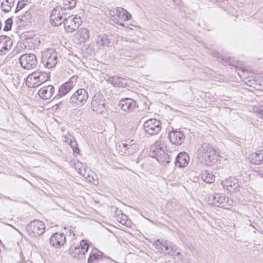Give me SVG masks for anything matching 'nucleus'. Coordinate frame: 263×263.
<instances>
[{
    "label": "nucleus",
    "mask_w": 263,
    "mask_h": 263,
    "mask_svg": "<svg viewBox=\"0 0 263 263\" xmlns=\"http://www.w3.org/2000/svg\"><path fill=\"white\" fill-rule=\"evenodd\" d=\"M168 138L170 141L176 145H181L185 140V136L183 132L173 130L170 132Z\"/></svg>",
    "instance_id": "dca6fc26"
},
{
    "label": "nucleus",
    "mask_w": 263,
    "mask_h": 263,
    "mask_svg": "<svg viewBox=\"0 0 263 263\" xmlns=\"http://www.w3.org/2000/svg\"><path fill=\"white\" fill-rule=\"evenodd\" d=\"M190 161L189 155L185 152L179 153L176 157L175 164L176 166L182 167L186 166Z\"/></svg>",
    "instance_id": "5701e85b"
},
{
    "label": "nucleus",
    "mask_w": 263,
    "mask_h": 263,
    "mask_svg": "<svg viewBox=\"0 0 263 263\" xmlns=\"http://www.w3.org/2000/svg\"><path fill=\"white\" fill-rule=\"evenodd\" d=\"M126 146L132 148V149L135 150V152L137 149V145L136 144V140L134 139H128L125 140V143H124Z\"/></svg>",
    "instance_id": "72a5a7b5"
},
{
    "label": "nucleus",
    "mask_w": 263,
    "mask_h": 263,
    "mask_svg": "<svg viewBox=\"0 0 263 263\" xmlns=\"http://www.w3.org/2000/svg\"><path fill=\"white\" fill-rule=\"evenodd\" d=\"M117 150L120 155L124 156H129L135 153V151L132 149V147L126 146L124 143L121 145H119L117 147Z\"/></svg>",
    "instance_id": "bb28decb"
},
{
    "label": "nucleus",
    "mask_w": 263,
    "mask_h": 263,
    "mask_svg": "<svg viewBox=\"0 0 263 263\" xmlns=\"http://www.w3.org/2000/svg\"><path fill=\"white\" fill-rule=\"evenodd\" d=\"M224 189L230 192H233L237 190L240 186L238 180L234 177H230L221 182Z\"/></svg>",
    "instance_id": "f3484780"
},
{
    "label": "nucleus",
    "mask_w": 263,
    "mask_h": 263,
    "mask_svg": "<svg viewBox=\"0 0 263 263\" xmlns=\"http://www.w3.org/2000/svg\"><path fill=\"white\" fill-rule=\"evenodd\" d=\"M123 217L125 218H123L120 222L122 224H124L126 223V219H127V216L124 215L123 216Z\"/></svg>",
    "instance_id": "37998d69"
},
{
    "label": "nucleus",
    "mask_w": 263,
    "mask_h": 263,
    "mask_svg": "<svg viewBox=\"0 0 263 263\" xmlns=\"http://www.w3.org/2000/svg\"><path fill=\"white\" fill-rule=\"evenodd\" d=\"M249 159L251 163L255 165L263 163V150H260L249 155Z\"/></svg>",
    "instance_id": "b1692460"
},
{
    "label": "nucleus",
    "mask_w": 263,
    "mask_h": 263,
    "mask_svg": "<svg viewBox=\"0 0 263 263\" xmlns=\"http://www.w3.org/2000/svg\"><path fill=\"white\" fill-rule=\"evenodd\" d=\"M88 93L84 88L78 89L70 97V103L75 107H81L87 102Z\"/></svg>",
    "instance_id": "39448f33"
},
{
    "label": "nucleus",
    "mask_w": 263,
    "mask_h": 263,
    "mask_svg": "<svg viewBox=\"0 0 263 263\" xmlns=\"http://www.w3.org/2000/svg\"><path fill=\"white\" fill-rule=\"evenodd\" d=\"M74 138L73 137L71 136L70 135L66 136L65 137L64 141L66 142L67 144H69L71 143L72 141L73 140Z\"/></svg>",
    "instance_id": "4c0bfd02"
},
{
    "label": "nucleus",
    "mask_w": 263,
    "mask_h": 263,
    "mask_svg": "<svg viewBox=\"0 0 263 263\" xmlns=\"http://www.w3.org/2000/svg\"><path fill=\"white\" fill-rule=\"evenodd\" d=\"M143 128L148 135H157L161 130V123L159 120L150 119L144 123Z\"/></svg>",
    "instance_id": "f8f14e48"
},
{
    "label": "nucleus",
    "mask_w": 263,
    "mask_h": 263,
    "mask_svg": "<svg viewBox=\"0 0 263 263\" xmlns=\"http://www.w3.org/2000/svg\"><path fill=\"white\" fill-rule=\"evenodd\" d=\"M89 245L88 241L82 240L80 244L70 247L69 249V254L73 258H83L85 253L88 251Z\"/></svg>",
    "instance_id": "423d86ee"
},
{
    "label": "nucleus",
    "mask_w": 263,
    "mask_h": 263,
    "mask_svg": "<svg viewBox=\"0 0 263 263\" xmlns=\"http://www.w3.org/2000/svg\"><path fill=\"white\" fill-rule=\"evenodd\" d=\"M69 145H70L71 148H72L73 152L75 154H79L80 153V150L78 147V144L76 142L75 138L72 141L71 143Z\"/></svg>",
    "instance_id": "c9c22d12"
},
{
    "label": "nucleus",
    "mask_w": 263,
    "mask_h": 263,
    "mask_svg": "<svg viewBox=\"0 0 263 263\" xmlns=\"http://www.w3.org/2000/svg\"><path fill=\"white\" fill-rule=\"evenodd\" d=\"M67 14L65 10L61 6H58L54 8L50 15V21L55 26H58L64 24L65 15Z\"/></svg>",
    "instance_id": "9b49d317"
},
{
    "label": "nucleus",
    "mask_w": 263,
    "mask_h": 263,
    "mask_svg": "<svg viewBox=\"0 0 263 263\" xmlns=\"http://www.w3.org/2000/svg\"><path fill=\"white\" fill-rule=\"evenodd\" d=\"M28 234L31 237L42 235L45 231V225L41 221L34 220L28 223L26 228Z\"/></svg>",
    "instance_id": "0eeeda50"
},
{
    "label": "nucleus",
    "mask_w": 263,
    "mask_h": 263,
    "mask_svg": "<svg viewBox=\"0 0 263 263\" xmlns=\"http://www.w3.org/2000/svg\"><path fill=\"white\" fill-rule=\"evenodd\" d=\"M46 75L43 72H33L28 76L26 85L29 87H36L47 80Z\"/></svg>",
    "instance_id": "1a4fd4ad"
},
{
    "label": "nucleus",
    "mask_w": 263,
    "mask_h": 263,
    "mask_svg": "<svg viewBox=\"0 0 263 263\" xmlns=\"http://www.w3.org/2000/svg\"><path fill=\"white\" fill-rule=\"evenodd\" d=\"M91 107L98 114H102L106 110V100L101 92H97L92 97Z\"/></svg>",
    "instance_id": "6e6552de"
},
{
    "label": "nucleus",
    "mask_w": 263,
    "mask_h": 263,
    "mask_svg": "<svg viewBox=\"0 0 263 263\" xmlns=\"http://www.w3.org/2000/svg\"><path fill=\"white\" fill-rule=\"evenodd\" d=\"M13 41L7 35L0 36V55L6 54L12 48Z\"/></svg>",
    "instance_id": "2eb2a0df"
},
{
    "label": "nucleus",
    "mask_w": 263,
    "mask_h": 263,
    "mask_svg": "<svg viewBox=\"0 0 263 263\" xmlns=\"http://www.w3.org/2000/svg\"><path fill=\"white\" fill-rule=\"evenodd\" d=\"M109 79L111 83L115 87H125L127 85V81L123 78L114 76Z\"/></svg>",
    "instance_id": "a878e982"
},
{
    "label": "nucleus",
    "mask_w": 263,
    "mask_h": 263,
    "mask_svg": "<svg viewBox=\"0 0 263 263\" xmlns=\"http://www.w3.org/2000/svg\"><path fill=\"white\" fill-rule=\"evenodd\" d=\"M119 106L123 111L128 113L134 111L138 107L137 103L129 98L122 99L119 102Z\"/></svg>",
    "instance_id": "4468645a"
},
{
    "label": "nucleus",
    "mask_w": 263,
    "mask_h": 263,
    "mask_svg": "<svg viewBox=\"0 0 263 263\" xmlns=\"http://www.w3.org/2000/svg\"><path fill=\"white\" fill-rule=\"evenodd\" d=\"M153 245L158 252H163L164 255H173L175 253L176 256L181 255L180 252L177 251L179 249L177 246L170 241L158 239L153 243Z\"/></svg>",
    "instance_id": "f03ea898"
},
{
    "label": "nucleus",
    "mask_w": 263,
    "mask_h": 263,
    "mask_svg": "<svg viewBox=\"0 0 263 263\" xmlns=\"http://www.w3.org/2000/svg\"><path fill=\"white\" fill-rule=\"evenodd\" d=\"M64 26L65 30L67 33H72L77 30L81 25L82 21L79 15H73L65 17Z\"/></svg>",
    "instance_id": "9d476101"
},
{
    "label": "nucleus",
    "mask_w": 263,
    "mask_h": 263,
    "mask_svg": "<svg viewBox=\"0 0 263 263\" xmlns=\"http://www.w3.org/2000/svg\"><path fill=\"white\" fill-rule=\"evenodd\" d=\"M41 61L46 68H51L58 63V53L52 48H48L42 52Z\"/></svg>",
    "instance_id": "20e7f679"
},
{
    "label": "nucleus",
    "mask_w": 263,
    "mask_h": 263,
    "mask_svg": "<svg viewBox=\"0 0 263 263\" xmlns=\"http://www.w3.org/2000/svg\"><path fill=\"white\" fill-rule=\"evenodd\" d=\"M254 172L260 177L263 178V171L260 169H258L254 171Z\"/></svg>",
    "instance_id": "79ce46f5"
},
{
    "label": "nucleus",
    "mask_w": 263,
    "mask_h": 263,
    "mask_svg": "<svg viewBox=\"0 0 263 263\" xmlns=\"http://www.w3.org/2000/svg\"><path fill=\"white\" fill-rule=\"evenodd\" d=\"M26 5V4L24 3V1H19L17 4V6L15 10V12L16 13L18 12L20 10L23 9L25 6Z\"/></svg>",
    "instance_id": "e433bc0d"
},
{
    "label": "nucleus",
    "mask_w": 263,
    "mask_h": 263,
    "mask_svg": "<svg viewBox=\"0 0 263 263\" xmlns=\"http://www.w3.org/2000/svg\"><path fill=\"white\" fill-rule=\"evenodd\" d=\"M102 256V253L97 249L92 250L89 254L88 263H95L96 261L100 260Z\"/></svg>",
    "instance_id": "c756f323"
},
{
    "label": "nucleus",
    "mask_w": 263,
    "mask_h": 263,
    "mask_svg": "<svg viewBox=\"0 0 263 263\" xmlns=\"http://www.w3.org/2000/svg\"><path fill=\"white\" fill-rule=\"evenodd\" d=\"M16 22L19 27L25 26L30 25L32 20L31 13L30 11H26L23 14L16 17Z\"/></svg>",
    "instance_id": "aec40b11"
},
{
    "label": "nucleus",
    "mask_w": 263,
    "mask_h": 263,
    "mask_svg": "<svg viewBox=\"0 0 263 263\" xmlns=\"http://www.w3.org/2000/svg\"><path fill=\"white\" fill-rule=\"evenodd\" d=\"M74 84L72 80H69L63 84L59 88L58 93L54 99H59L67 95L73 87Z\"/></svg>",
    "instance_id": "412c9836"
},
{
    "label": "nucleus",
    "mask_w": 263,
    "mask_h": 263,
    "mask_svg": "<svg viewBox=\"0 0 263 263\" xmlns=\"http://www.w3.org/2000/svg\"><path fill=\"white\" fill-rule=\"evenodd\" d=\"M198 158L206 165H212L218 160V154L209 143L203 142L198 147L197 152Z\"/></svg>",
    "instance_id": "f257e3e1"
},
{
    "label": "nucleus",
    "mask_w": 263,
    "mask_h": 263,
    "mask_svg": "<svg viewBox=\"0 0 263 263\" xmlns=\"http://www.w3.org/2000/svg\"><path fill=\"white\" fill-rule=\"evenodd\" d=\"M110 42L106 34L99 35L96 39V44L99 48L108 46Z\"/></svg>",
    "instance_id": "c85d7f7f"
},
{
    "label": "nucleus",
    "mask_w": 263,
    "mask_h": 263,
    "mask_svg": "<svg viewBox=\"0 0 263 263\" xmlns=\"http://www.w3.org/2000/svg\"><path fill=\"white\" fill-rule=\"evenodd\" d=\"M54 91V87L51 85H49L41 88L38 91V95L42 99L48 100L53 96Z\"/></svg>",
    "instance_id": "4be33fe9"
},
{
    "label": "nucleus",
    "mask_w": 263,
    "mask_h": 263,
    "mask_svg": "<svg viewBox=\"0 0 263 263\" xmlns=\"http://www.w3.org/2000/svg\"><path fill=\"white\" fill-rule=\"evenodd\" d=\"M66 242V236L62 233H55L50 238V243L55 248H60Z\"/></svg>",
    "instance_id": "a211bd4d"
},
{
    "label": "nucleus",
    "mask_w": 263,
    "mask_h": 263,
    "mask_svg": "<svg viewBox=\"0 0 263 263\" xmlns=\"http://www.w3.org/2000/svg\"><path fill=\"white\" fill-rule=\"evenodd\" d=\"M256 112L258 117L263 119V107H261V108H258V110H256Z\"/></svg>",
    "instance_id": "58836bf2"
},
{
    "label": "nucleus",
    "mask_w": 263,
    "mask_h": 263,
    "mask_svg": "<svg viewBox=\"0 0 263 263\" xmlns=\"http://www.w3.org/2000/svg\"><path fill=\"white\" fill-rule=\"evenodd\" d=\"M109 14L112 16L117 15V16L124 21L129 20L132 16L125 9L121 7H117L115 9L111 10Z\"/></svg>",
    "instance_id": "6ab92c4d"
},
{
    "label": "nucleus",
    "mask_w": 263,
    "mask_h": 263,
    "mask_svg": "<svg viewBox=\"0 0 263 263\" xmlns=\"http://www.w3.org/2000/svg\"><path fill=\"white\" fill-rule=\"evenodd\" d=\"M207 201L210 204L224 209H229L233 203V201L226 197L224 194L218 193L209 194Z\"/></svg>",
    "instance_id": "7ed1b4c3"
},
{
    "label": "nucleus",
    "mask_w": 263,
    "mask_h": 263,
    "mask_svg": "<svg viewBox=\"0 0 263 263\" xmlns=\"http://www.w3.org/2000/svg\"><path fill=\"white\" fill-rule=\"evenodd\" d=\"M164 157H167L168 158V160H167L166 161V162L167 163H168L170 162V159H171V158H170V156H169L167 154H165V155H164Z\"/></svg>",
    "instance_id": "c03bdc74"
},
{
    "label": "nucleus",
    "mask_w": 263,
    "mask_h": 263,
    "mask_svg": "<svg viewBox=\"0 0 263 263\" xmlns=\"http://www.w3.org/2000/svg\"><path fill=\"white\" fill-rule=\"evenodd\" d=\"M74 167L76 170L82 176L85 178L90 177L89 174L87 173L88 169L86 166L79 161H77L74 163Z\"/></svg>",
    "instance_id": "393cba45"
},
{
    "label": "nucleus",
    "mask_w": 263,
    "mask_h": 263,
    "mask_svg": "<svg viewBox=\"0 0 263 263\" xmlns=\"http://www.w3.org/2000/svg\"><path fill=\"white\" fill-rule=\"evenodd\" d=\"M12 19L11 17L8 18L5 21V25L3 28L4 31H9L11 30L12 25Z\"/></svg>",
    "instance_id": "f704fd0d"
},
{
    "label": "nucleus",
    "mask_w": 263,
    "mask_h": 263,
    "mask_svg": "<svg viewBox=\"0 0 263 263\" xmlns=\"http://www.w3.org/2000/svg\"><path fill=\"white\" fill-rule=\"evenodd\" d=\"M19 61L21 66L28 70L36 68L37 65V59L34 54H24L20 57Z\"/></svg>",
    "instance_id": "ddd939ff"
},
{
    "label": "nucleus",
    "mask_w": 263,
    "mask_h": 263,
    "mask_svg": "<svg viewBox=\"0 0 263 263\" xmlns=\"http://www.w3.org/2000/svg\"><path fill=\"white\" fill-rule=\"evenodd\" d=\"M87 173L89 174L90 177H87V178H85L86 179H88L89 181L90 182H93L94 181V178L92 175H90V173L93 174V172H90L89 169L87 170Z\"/></svg>",
    "instance_id": "a19ab883"
},
{
    "label": "nucleus",
    "mask_w": 263,
    "mask_h": 263,
    "mask_svg": "<svg viewBox=\"0 0 263 263\" xmlns=\"http://www.w3.org/2000/svg\"><path fill=\"white\" fill-rule=\"evenodd\" d=\"M14 5V0H5L1 3V8L5 12H8Z\"/></svg>",
    "instance_id": "2f4dec72"
},
{
    "label": "nucleus",
    "mask_w": 263,
    "mask_h": 263,
    "mask_svg": "<svg viewBox=\"0 0 263 263\" xmlns=\"http://www.w3.org/2000/svg\"><path fill=\"white\" fill-rule=\"evenodd\" d=\"M77 4V0H63V7L66 12V10H70L74 8Z\"/></svg>",
    "instance_id": "473e14b6"
},
{
    "label": "nucleus",
    "mask_w": 263,
    "mask_h": 263,
    "mask_svg": "<svg viewBox=\"0 0 263 263\" xmlns=\"http://www.w3.org/2000/svg\"><path fill=\"white\" fill-rule=\"evenodd\" d=\"M162 141H160V140H159L158 141H156L155 144H154V145L156 147H157V148H160V149H162V147H163V145H164V144L162 143Z\"/></svg>",
    "instance_id": "ea45409f"
},
{
    "label": "nucleus",
    "mask_w": 263,
    "mask_h": 263,
    "mask_svg": "<svg viewBox=\"0 0 263 263\" xmlns=\"http://www.w3.org/2000/svg\"><path fill=\"white\" fill-rule=\"evenodd\" d=\"M80 42H85L89 38V31L85 28H81L76 34Z\"/></svg>",
    "instance_id": "cd10ccee"
},
{
    "label": "nucleus",
    "mask_w": 263,
    "mask_h": 263,
    "mask_svg": "<svg viewBox=\"0 0 263 263\" xmlns=\"http://www.w3.org/2000/svg\"><path fill=\"white\" fill-rule=\"evenodd\" d=\"M202 179L206 183H211L214 181L215 176L207 171H205L201 174Z\"/></svg>",
    "instance_id": "7c9ffc66"
}]
</instances>
